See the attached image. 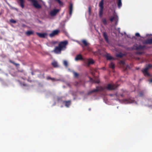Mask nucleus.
Returning <instances> with one entry per match:
<instances>
[{
  "mask_svg": "<svg viewBox=\"0 0 152 152\" xmlns=\"http://www.w3.org/2000/svg\"><path fill=\"white\" fill-rule=\"evenodd\" d=\"M68 44L67 40L61 41L59 42L58 46H56L55 48L53 51L57 54H60L61 51L64 50L66 48V46Z\"/></svg>",
  "mask_w": 152,
  "mask_h": 152,
  "instance_id": "f257e3e1",
  "label": "nucleus"
},
{
  "mask_svg": "<svg viewBox=\"0 0 152 152\" xmlns=\"http://www.w3.org/2000/svg\"><path fill=\"white\" fill-rule=\"evenodd\" d=\"M152 67V65L151 64H149L146 65L145 68L142 70V71L145 76H149L150 74L148 72V70L150 68Z\"/></svg>",
  "mask_w": 152,
  "mask_h": 152,
  "instance_id": "f03ea898",
  "label": "nucleus"
},
{
  "mask_svg": "<svg viewBox=\"0 0 152 152\" xmlns=\"http://www.w3.org/2000/svg\"><path fill=\"white\" fill-rule=\"evenodd\" d=\"M104 0H101L99 3V15L100 17H101L103 14L104 10Z\"/></svg>",
  "mask_w": 152,
  "mask_h": 152,
  "instance_id": "7ed1b4c3",
  "label": "nucleus"
},
{
  "mask_svg": "<svg viewBox=\"0 0 152 152\" xmlns=\"http://www.w3.org/2000/svg\"><path fill=\"white\" fill-rule=\"evenodd\" d=\"M105 89V86L104 87H102V86H100L99 87H96V89L89 91L88 93V95H90L92 93L95 92H97L98 91H104Z\"/></svg>",
  "mask_w": 152,
  "mask_h": 152,
  "instance_id": "20e7f679",
  "label": "nucleus"
},
{
  "mask_svg": "<svg viewBox=\"0 0 152 152\" xmlns=\"http://www.w3.org/2000/svg\"><path fill=\"white\" fill-rule=\"evenodd\" d=\"M118 87V85L114 84H108L105 86V88L108 90L111 91L115 89Z\"/></svg>",
  "mask_w": 152,
  "mask_h": 152,
  "instance_id": "39448f33",
  "label": "nucleus"
},
{
  "mask_svg": "<svg viewBox=\"0 0 152 152\" xmlns=\"http://www.w3.org/2000/svg\"><path fill=\"white\" fill-rule=\"evenodd\" d=\"M134 49L135 50H143L146 49L145 45H139L137 46V45H135L133 46Z\"/></svg>",
  "mask_w": 152,
  "mask_h": 152,
  "instance_id": "423d86ee",
  "label": "nucleus"
},
{
  "mask_svg": "<svg viewBox=\"0 0 152 152\" xmlns=\"http://www.w3.org/2000/svg\"><path fill=\"white\" fill-rule=\"evenodd\" d=\"M34 6L37 9H40L42 7L39 4L36 0H31Z\"/></svg>",
  "mask_w": 152,
  "mask_h": 152,
  "instance_id": "0eeeda50",
  "label": "nucleus"
},
{
  "mask_svg": "<svg viewBox=\"0 0 152 152\" xmlns=\"http://www.w3.org/2000/svg\"><path fill=\"white\" fill-rule=\"evenodd\" d=\"M59 11V9H54L50 11V15L51 16H55Z\"/></svg>",
  "mask_w": 152,
  "mask_h": 152,
  "instance_id": "6e6552de",
  "label": "nucleus"
},
{
  "mask_svg": "<svg viewBox=\"0 0 152 152\" xmlns=\"http://www.w3.org/2000/svg\"><path fill=\"white\" fill-rule=\"evenodd\" d=\"M59 32V31L58 30H54L50 34L49 36L50 37H53L55 35H57Z\"/></svg>",
  "mask_w": 152,
  "mask_h": 152,
  "instance_id": "1a4fd4ad",
  "label": "nucleus"
},
{
  "mask_svg": "<svg viewBox=\"0 0 152 152\" xmlns=\"http://www.w3.org/2000/svg\"><path fill=\"white\" fill-rule=\"evenodd\" d=\"M36 34L39 37L41 38H45L47 35V34L46 33H39L37 32Z\"/></svg>",
  "mask_w": 152,
  "mask_h": 152,
  "instance_id": "9d476101",
  "label": "nucleus"
},
{
  "mask_svg": "<svg viewBox=\"0 0 152 152\" xmlns=\"http://www.w3.org/2000/svg\"><path fill=\"white\" fill-rule=\"evenodd\" d=\"M18 2L20 6L22 8H23L24 7V0H18Z\"/></svg>",
  "mask_w": 152,
  "mask_h": 152,
  "instance_id": "9b49d317",
  "label": "nucleus"
},
{
  "mask_svg": "<svg viewBox=\"0 0 152 152\" xmlns=\"http://www.w3.org/2000/svg\"><path fill=\"white\" fill-rule=\"evenodd\" d=\"M144 44H152V39H149L145 40L143 42Z\"/></svg>",
  "mask_w": 152,
  "mask_h": 152,
  "instance_id": "f8f14e48",
  "label": "nucleus"
},
{
  "mask_svg": "<svg viewBox=\"0 0 152 152\" xmlns=\"http://www.w3.org/2000/svg\"><path fill=\"white\" fill-rule=\"evenodd\" d=\"M69 14L71 15L73 10V4L71 3H69Z\"/></svg>",
  "mask_w": 152,
  "mask_h": 152,
  "instance_id": "ddd939ff",
  "label": "nucleus"
},
{
  "mask_svg": "<svg viewBox=\"0 0 152 152\" xmlns=\"http://www.w3.org/2000/svg\"><path fill=\"white\" fill-rule=\"evenodd\" d=\"M86 63L88 65H89L91 64H93L94 63V61L92 59H89L87 60V61L86 62Z\"/></svg>",
  "mask_w": 152,
  "mask_h": 152,
  "instance_id": "4468645a",
  "label": "nucleus"
},
{
  "mask_svg": "<svg viewBox=\"0 0 152 152\" xmlns=\"http://www.w3.org/2000/svg\"><path fill=\"white\" fill-rule=\"evenodd\" d=\"M83 58L81 54H78L77 55L75 58V60L77 61L79 60H83Z\"/></svg>",
  "mask_w": 152,
  "mask_h": 152,
  "instance_id": "2eb2a0df",
  "label": "nucleus"
},
{
  "mask_svg": "<svg viewBox=\"0 0 152 152\" xmlns=\"http://www.w3.org/2000/svg\"><path fill=\"white\" fill-rule=\"evenodd\" d=\"M103 35L105 41L107 42L108 43L109 42V40L107 33L106 32H103Z\"/></svg>",
  "mask_w": 152,
  "mask_h": 152,
  "instance_id": "dca6fc26",
  "label": "nucleus"
},
{
  "mask_svg": "<svg viewBox=\"0 0 152 152\" xmlns=\"http://www.w3.org/2000/svg\"><path fill=\"white\" fill-rule=\"evenodd\" d=\"M124 101L126 102L127 103H132L134 102V100L133 99H124Z\"/></svg>",
  "mask_w": 152,
  "mask_h": 152,
  "instance_id": "f3484780",
  "label": "nucleus"
},
{
  "mask_svg": "<svg viewBox=\"0 0 152 152\" xmlns=\"http://www.w3.org/2000/svg\"><path fill=\"white\" fill-rule=\"evenodd\" d=\"M64 103H65V106L66 107H68L71 104V101L70 100L68 101H64Z\"/></svg>",
  "mask_w": 152,
  "mask_h": 152,
  "instance_id": "a211bd4d",
  "label": "nucleus"
},
{
  "mask_svg": "<svg viewBox=\"0 0 152 152\" xmlns=\"http://www.w3.org/2000/svg\"><path fill=\"white\" fill-rule=\"evenodd\" d=\"M47 80H51L53 81H58L60 80L59 79H56L54 78H52L50 76H48L47 77Z\"/></svg>",
  "mask_w": 152,
  "mask_h": 152,
  "instance_id": "6ab92c4d",
  "label": "nucleus"
},
{
  "mask_svg": "<svg viewBox=\"0 0 152 152\" xmlns=\"http://www.w3.org/2000/svg\"><path fill=\"white\" fill-rule=\"evenodd\" d=\"M124 55L121 53H119L116 54V56L118 58H122L124 56Z\"/></svg>",
  "mask_w": 152,
  "mask_h": 152,
  "instance_id": "aec40b11",
  "label": "nucleus"
},
{
  "mask_svg": "<svg viewBox=\"0 0 152 152\" xmlns=\"http://www.w3.org/2000/svg\"><path fill=\"white\" fill-rule=\"evenodd\" d=\"M52 65L55 67H57L58 66L57 62L56 61H54L51 63Z\"/></svg>",
  "mask_w": 152,
  "mask_h": 152,
  "instance_id": "412c9836",
  "label": "nucleus"
},
{
  "mask_svg": "<svg viewBox=\"0 0 152 152\" xmlns=\"http://www.w3.org/2000/svg\"><path fill=\"white\" fill-rule=\"evenodd\" d=\"M34 32L33 31H28L26 32V34L27 36H29L31 34H33Z\"/></svg>",
  "mask_w": 152,
  "mask_h": 152,
  "instance_id": "4be33fe9",
  "label": "nucleus"
},
{
  "mask_svg": "<svg viewBox=\"0 0 152 152\" xmlns=\"http://www.w3.org/2000/svg\"><path fill=\"white\" fill-rule=\"evenodd\" d=\"M117 4L119 8H120L122 6L121 0H118L117 1Z\"/></svg>",
  "mask_w": 152,
  "mask_h": 152,
  "instance_id": "5701e85b",
  "label": "nucleus"
},
{
  "mask_svg": "<svg viewBox=\"0 0 152 152\" xmlns=\"http://www.w3.org/2000/svg\"><path fill=\"white\" fill-rule=\"evenodd\" d=\"M106 57L107 58V60H111L112 59H113V58L110 55L107 54L106 55Z\"/></svg>",
  "mask_w": 152,
  "mask_h": 152,
  "instance_id": "b1692460",
  "label": "nucleus"
},
{
  "mask_svg": "<svg viewBox=\"0 0 152 152\" xmlns=\"http://www.w3.org/2000/svg\"><path fill=\"white\" fill-rule=\"evenodd\" d=\"M109 67L112 69H113L115 68V64L113 62H111L109 64Z\"/></svg>",
  "mask_w": 152,
  "mask_h": 152,
  "instance_id": "393cba45",
  "label": "nucleus"
},
{
  "mask_svg": "<svg viewBox=\"0 0 152 152\" xmlns=\"http://www.w3.org/2000/svg\"><path fill=\"white\" fill-rule=\"evenodd\" d=\"M102 21L104 25H106L107 24V22L106 18H103L102 19Z\"/></svg>",
  "mask_w": 152,
  "mask_h": 152,
  "instance_id": "a878e982",
  "label": "nucleus"
},
{
  "mask_svg": "<svg viewBox=\"0 0 152 152\" xmlns=\"http://www.w3.org/2000/svg\"><path fill=\"white\" fill-rule=\"evenodd\" d=\"M82 42L86 46H87L88 44V43L87 42L86 40H83L82 41Z\"/></svg>",
  "mask_w": 152,
  "mask_h": 152,
  "instance_id": "bb28decb",
  "label": "nucleus"
},
{
  "mask_svg": "<svg viewBox=\"0 0 152 152\" xmlns=\"http://www.w3.org/2000/svg\"><path fill=\"white\" fill-rule=\"evenodd\" d=\"M10 63H11L13 64H14V65H15L17 67L18 66H19V65H20V64H19L16 63H15L14 61H12L11 60L10 61Z\"/></svg>",
  "mask_w": 152,
  "mask_h": 152,
  "instance_id": "cd10ccee",
  "label": "nucleus"
},
{
  "mask_svg": "<svg viewBox=\"0 0 152 152\" xmlns=\"http://www.w3.org/2000/svg\"><path fill=\"white\" fill-rule=\"evenodd\" d=\"M55 1H57L60 6H63V3L60 0H54Z\"/></svg>",
  "mask_w": 152,
  "mask_h": 152,
  "instance_id": "c85d7f7f",
  "label": "nucleus"
},
{
  "mask_svg": "<svg viewBox=\"0 0 152 152\" xmlns=\"http://www.w3.org/2000/svg\"><path fill=\"white\" fill-rule=\"evenodd\" d=\"M90 80L91 81H93L94 82H95V83H99V82H100V81L99 80H93V79L91 78V77H90Z\"/></svg>",
  "mask_w": 152,
  "mask_h": 152,
  "instance_id": "c756f323",
  "label": "nucleus"
},
{
  "mask_svg": "<svg viewBox=\"0 0 152 152\" xmlns=\"http://www.w3.org/2000/svg\"><path fill=\"white\" fill-rule=\"evenodd\" d=\"M64 65L66 67H67L68 65L67 62L66 61H64L63 62Z\"/></svg>",
  "mask_w": 152,
  "mask_h": 152,
  "instance_id": "7c9ffc66",
  "label": "nucleus"
},
{
  "mask_svg": "<svg viewBox=\"0 0 152 152\" xmlns=\"http://www.w3.org/2000/svg\"><path fill=\"white\" fill-rule=\"evenodd\" d=\"M73 73L74 75V76L75 77H78V75H79V74L77 72H73Z\"/></svg>",
  "mask_w": 152,
  "mask_h": 152,
  "instance_id": "2f4dec72",
  "label": "nucleus"
},
{
  "mask_svg": "<svg viewBox=\"0 0 152 152\" xmlns=\"http://www.w3.org/2000/svg\"><path fill=\"white\" fill-rule=\"evenodd\" d=\"M144 95V92L143 91H141L139 93V95L140 96L142 97Z\"/></svg>",
  "mask_w": 152,
  "mask_h": 152,
  "instance_id": "473e14b6",
  "label": "nucleus"
},
{
  "mask_svg": "<svg viewBox=\"0 0 152 152\" xmlns=\"http://www.w3.org/2000/svg\"><path fill=\"white\" fill-rule=\"evenodd\" d=\"M115 17H112L111 18H110V20L111 22H112L113 20H114V19H115Z\"/></svg>",
  "mask_w": 152,
  "mask_h": 152,
  "instance_id": "72a5a7b5",
  "label": "nucleus"
},
{
  "mask_svg": "<svg viewBox=\"0 0 152 152\" xmlns=\"http://www.w3.org/2000/svg\"><path fill=\"white\" fill-rule=\"evenodd\" d=\"M10 21L13 23H16V21L13 19H11L10 20Z\"/></svg>",
  "mask_w": 152,
  "mask_h": 152,
  "instance_id": "f704fd0d",
  "label": "nucleus"
},
{
  "mask_svg": "<svg viewBox=\"0 0 152 152\" xmlns=\"http://www.w3.org/2000/svg\"><path fill=\"white\" fill-rule=\"evenodd\" d=\"M144 53L143 52H136V54L139 55H141Z\"/></svg>",
  "mask_w": 152,
  "mask_h": 152,
  "instance_id": "c9c22d12",
  "label": "nucleus"
},
{
  "mask_svg": "<svg viewBox=\"0 0 152 152\" xmlns=\"http://www.w3.org/2000/svg\"><path fill=\"white\" fill-rule=\"evenodd\" d=\"M57 41H52L51 42V43L53 44H55L57 43Z\"/></svg>",
  "mask_w": 152,
  "mask_h": 152,
  "instance_id": "e433bc0d",
  "label": "nucleus"
},
{
  "mask_svg": "<svg viewBox=\"0 0 152 152\" xmlns=\"http://www.w3.org/2000/svg\"><path fill=\"white\" fill-rule=\"evenodd\" d=\"M19 72H23V74H24V75H26V72H24V71H23V70H21V71H19Z\"/></svg>",
  "mask_w": 152,
  "mask_h": 152,
  "instance_id": "4c0bfd02",
  "label": "nucleus"
},
{
  "mask_svg": "<svg viewBox=\"0 0 152 152\" xmlns=\"http://www.w3.org/2000/svg\"><path fill=\"white\" fill-rule=\"evenodd\" d=\"M91 9L90 7H88V12L89 14H91Z\"/></svg>",
  "mask_w": 152,
  "mask_h": 152,
  "instance_id": "58836bf2",
  "label": "nucleus"
},
{
  "mask_svg": "<svg viewBox=\"0 0 152 152\" xmlns=\"http://www.w3.org/2000/svg\"><path fill=\"white\" fill-rule=\"evenodd\" d=\"M135 36L137 37H140V35L139 33H137L135 34Z\"/></svg>",
  "mask_w": 152,
  "mask_h": 152,
  "instance_id": "ea45409f",
  "label": "nucleus"
},
{
  "mask_svg": "<svg viewBox=\"0 0 152 152\" xmlns=\"http://www.w3.org/2000/svg\"><path fill=\"white\" fill-rule=\"evenodd\" d=\"M21 85H22L24 86H28V85H27V84L24 83L22 84Z\"/></svg>",
  "mask_w": 152,
  "mask_h": 152,
  "instance_id": "a19ab883",
  "label": "nucleus"
},
{
  "mask_svg": "<svg viewBox=\"0 0 152 152\" xmlns=\"http://www.w3.org/2000/svg\"><path fill=\"white\" fill-rule=\"evenodd\" d=\"M61 99L60 98H58L57 99L58 101H59L61 100Z\"/></svg>",
  "mask_w": 152,
  "mask_h": 152,
  "instance_id": "79ce46f5",
  "label": "nucleus"
},
{
  "mask_svg": "<svg viewBox=\"0 0 152 152\" xmlns=\"http://www.w3.org/2000/svg\"><path fill=\"white\" fill-rule=\"evenodd\" d=\"M149 82H150V83H151L152 82V79H149Z\"/></svg>",
  "mask_w": 152,
  "mask_h": 152,
  "instance_id": "37998d69",
  "label": "nucleus"
},
{
  "mask_svg": "<svg viewBox=\"0 0 152 152\" xmlns=\"http://www.w3.org/2000/svg\"><path fill=\"white\" fill-rule=\"evenodd\" d=\"M120 96L122 97H123L124 95L123 94H121Z\"/></svg>",
  "mask_w": 152,
  "mask_h": 152,
  "instance_id": "c03bdc74",
  "label": "nucleus"
},
{
  "mask_svg": "<svg viewBox=\"0 0 152 152\" xmlns=\"http://www.w3.org/2000/svg\"><path fill=\"white\" fill-rule=\"evenodd\" d=\"M110 96H113V94H110Z\"/></svg>",
  "mask_w": 152,
  "mask_h": 152,
  "instance_id": "a18cd8bd",
  "label": "nucleus"
},
{
  "mask_svg": "<svg viewBox=\"0 0 152 152\" xmlns=\"http://www.w3.org/2000/svg\"><path fill=\"white\" fill-rule=\"evenodd\" d=\"M137 59H139L140 58H137Z\"/></svg>",
  "mask_w": 152,
  "mask_h": 152,
  "instance_id": "49530a36",
  "label": "nucleus"
},
{
  "mask_svg": "<svg viewBox=\"0 0 152 152\" xmlns=\"http://www.w3.org/2000/svg\"><path fill=\"white\" fill-rule=\"evenodd\" d=\"M21 78L23 79V78L22 77Z\"/></svg>",
  "mask_w": 152,
  "mask_h": 152,
  "instance_id": "de8ad7c7",
  "label": "nucleus"
}]
</instances>
